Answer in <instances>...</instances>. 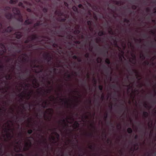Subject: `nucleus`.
<instances>
[{
  "instance_id": "ddd939ff",
  "label": "nucleus",
  "mask_w": 156,
  "mask_h": 156,
  "mask_svg": "<svg viewBox=\"0 0 156 156\" xmlns=\"http://www.w3.org/2000/svg\"><path fill=\"white\" fill-rule=\"evenodd\" d=\"M4 77L6 80H10L12 78L11 74L8 73L6 74H5Z\"/></svg>"
},
{
  "instance_id": "b1692460",
  "label": "nucleus",
  "mask_w": 156,
  "mask_h": 156,
  "mask_svg": "<svg viewBox=\"0 0 156 156\" xmlns=\"http://www.w3.org/2000/svg\"><path fill=\"white\" fill-rule=\"evenodd\" d=\"M3 66L0 63V72L3 71Z\"/></svg>"
},
{
  "instance_id": "aec40b11",
  "label": "nucleus",
  "mask_w": 156,
  "mask_h": 156,
  "mask_svg": "<svg viewBox=\"0 0 156 156\" xmlns=\"http://www.w3.org/2000/svg\"><path fill=\"white\" fill-rule=\"evenodd\" d=\"M60 100L63 103H64L65 105L67 104L68 103L67 101L64 98H60Z\"/></svg>"
},
{
  "instance_id": "bf43d9fd",
  "label": "nucleus",
  "mask_w": 156,
  "mask_h": 156,
  "mask_svg": "<svg viewBox=\"0 0 156 156\" xmlns=\"http://www.w3.org/2000/svg\"><path fill=\"white\" fill-rule=\"evenodd\" d=\"M41 104V102H40V103H39V104Z\"/></svg>"
},
{
  "instance_id": "f03ea898",
  "label": "nucleus",
  "mask_w": 156,
  "mask_h": 156,
  "mask_svg": "<svg viewBox=\"0 0 156 156\" xmlns=\"http://www.w3.org/2000/svg\"><path fill=\"white\" fill-rule=\"evenodd\" d=\"M14 129L12 119H9L3 125L2 139L5 141L9 140L14 138Z\"/></svg>"
},
{
  "instance_id": "603ef678",
  "label": "nucleus",
  "mask_w": 156,
  "mask_h": 156,
  "mask_svg": "<svg viewBox=\"0 0 156 156\" xmlns=\"http://www.w3.org/2000/svg\"><path fill=\"white\" fill-rule=\"evenodd\" d=\"M96 41L97 43H98L99 42V40H98V39H97L96 40Z\"/></svg>"
},
{
  "instance_id": "de8ad7c7",
  "label": "nucleus",
  "mask_w": 156,
  "mask_h": 156,
  "mask_svg": "<svg viewBox=\"0 0 156 156\" xmlns=\"http://www.w3.org/2000/svg\"><path fill=\"white\" fill-rule=\"evenodd\" d=\"M29 42V40H27L25 41V43H28Z\"/></svg>"
},
{
  "instance_id": "58836bf2",
  "label": "nucleus",
  "mask_w": 156,
  "mask_h": 156,
  "mask_svg": "<svg viewBox=\"0 0 156 156\" xmlns=\"http://www.w3.org/2000/svg\"><path fill=\"white\" fill-rule=\"evenodd\" d=\"M2 25L0 23V31H2Z\"/></svg>"
},
{
  "instance_id": "39448f33",
  "label": "nucleus",
  "mask_w": 156,
  "mask_h": 156,
  "mask_svg": "<svg viewBox=\"0 0 156 156\" xmlns=\"http://www.w3.org/2000/svg\"><path fill=\"white\" fill-rule=\"evenodd\" d=\"M49 129L51 131L52 135L50 136V138L52 140V143L55 144L56 143V138L55 136H53L52 135L54 134L56 138V141L58 140L59 138V135L56 132V128Z\"/></svg>"
},
{
  "instance_id": "a211bd4d",
  "label": "nucleus",
  "mask_w": 156,
  "mask_h": 156,
  "mask_svg": "<svg viewBox=\"0 0 156 156\" xmlns=\"http://www.w3.org/2000/svg\"><path fill=\"white\" fill-rule=\"evenodd\" d=\"M144 107L147 109H149L151 108L150 106L146 102H145L144 104Z\"/></svg>"
},
{
  "instance_id": "423d86ee",
  "label": "nucleus",
  "mask_w": 156,
  "mask_h": 156,
  "mask_svg": "<svg viewBox=\"0 0 156 156\" xmlns=\"http://www.w3.org/2000/svg\"><path fill=\"white\" fill-rule=\"evenodd\" d=\"M31 138L32 140H33V138L32 137H27L26 139L28 141H25L24 143V146L23 147V149L24 151H27L29 148L31 147V142L30 139Z\"/></svg>"
},
{
  "instance_id": "f8f14e48",
  "label": "nucleus",
  "mask_w": 156,
  "mask_h": 156,
  "mask_svg": "<svg viewBox=\"0 0 156 156\" xmlns=\"http://www.w3.org/2000/svg\"><path fill=\"white\" fill-rule=\"evenodd\" d=\"M12 10L13 13L15 14L18 15L19 16H20V14H19L20 12L17 8H13L12 9Z\"/></svg>"
},
{
  "instance_id": "8fccbe9b",
  "label": "nucleus",
  "mask_w": 156,
  "mask_h": 156,
  "mask_svg": "<svg viewBox=\"0 0 156 156\" xmlns=\"http://www.w3.org/2000/svg\"><path fill=\"white\" fill-rule=\"evenodd\" d=\"M64 4H65V5L66 6H68V4H67V3H66L65 2V3H64Z\"/></svg>"
},
{
  "instance_id": "052dcab7",
  "label": "nucleus",
  "mask_w": 156,
  "mask_h": 156,
  "mask_svg": "<svg viewBox=\"0 0 156 156\" xmlns=\"http://www.w3.org/2000/svg\"><path fill=\"white\" fill-rule=\"evenodd\" d=\"M80 5H79V6H80Z\"/></svg>"
},
{
  "instance_id": "f704fd0d",
  "label": "nucleus",
  "mask_w": 156,
  "mask_h": 156,
  "mask_svg": "<svg viewBox=\"0 0 156 156\" xmlns=\"http://www.w3.org/2000/svg\"><path fill=\"white\" fill-rule=\"evenodd\" d=\"M13 66H11V69L10 70H9V72L8 73H9L10 74H11L10 72H11V70H12V71H13Z\"/></svg>"
},
{
  "instance_id": "e2e57ef3",
  "label": "nucleus",
  "mask_w": 156,
  "mask_h": 156,
  "mask_svg": "<svg viewBox=\"0 0 156 156\" xmlns=\"http://www.w3.org/2000/svg\"><path fill=\"white\" fill-rule=\"evenodd\" d=\"M13 61H14V60H13L12 61V62H13Z\"/></svg>"
},
{
  "instance_id": "2eb2a0df",
  "label": "nucleus",
  "mask_w": 156,
  "mask_h": 156,
  "mask_svg": "<svg viewBox=\"0 0 156 156\" xmlns=\"http://www.w3.org/2000/svg\"><path fill=\"white\" fill-rule=\"evenodd\" d=\"M17 145L18 146V149L16 150V147L14 149L17 152H19V151H20L22 149V147H21V145H19L18 143H17Z\"/></svg>"
},
{
  "instance_id": "c756f323",
  "label": "nucleus",
  "mask_w": 156,
  "mask_h": 156,
  "mask_svg": "<svg viewBox=\"0 0 156 156\" xmlns=\"http://www.w3.org/2000/svg\"><path fill=\"white\" fill-rule=\"evenodd\" d=\"M105 62L108 64H109L110 63V62L108 58H106L105 60Z\"/></svg>"
},
{
  "instance_id": "ea45409f",
  "label": "nucleus",
  "mask_w": 156,
  "mask_h": 156,
  "mask_svg": "<svg viewBox=\"0 0 156 156\" xmlns=\"http://www.w3.org/2000/svg\"><path fill=\"white\" fill-rule=\"evenodd\" d=\"M11 59L10 58H8L6 60V61L8 62H9L11 61Z\"/></svg>"
},
{
  "instance_id": "a878e982",
  "label": "nucleus",
  "mask_w": 156,
  "mask_h": 156,
  "mask_svg": "<svg viewBox=\"0 0 156 156\" xmlns=\"http://www.w3.org/2000/svg\"><path fill=\"white\" fill-rule=\"evenodd\" d=\"M140 58H141L142 60H144L145 59V56H144V55L142 54H140Z\"/></svg>"
},
{
  "instance_id": "37998d69",
  "label": "nucleus",
  "mask_w": 156,
  "mask_h": 156,
  "mask_svg": "<svg viewBox=\"0 0 156 156\" xmlns=\"http://www.w3.org/2000/svg\"><path fill=\"white\" fill-rule=\"evenodd\" d=\"M18 20L19 21H21V22H22L23 21V20L21 17Z\"/></svg>"
},
{
  "instance_id": "1a4fd4ad",
  "label": "nucleus",
  "mask_w": 156,
  "mask_h": 156,
  "mask_svg": "<svg viewBox=\"0 0 156 156\" xmlns=\"http://www.w3.org/2000/svg\"><path fill=\"white\" fill-rule=\"evenodd\" d=\"M53 90L52 86H50L48 88L43 90V95H45L46 94L50 93Z\"/></svg>"
},
{
  "instance_id": "13d9d810",
  "label": "nucleus",
  "mask_w": 156,
  "mask_h": 156,
  "mask_svg": "<svg viewBox=\"0 0 156 156\" xmlns=\"http://www.w3.org/2000/svg\"><path fill=\"white\" fill-rule=\"evenodd\" d=\"M31 46H32V45H30V47H31Z\"/></svg>"
},
{
  "instance_id": "0e129e2a",
  "label": "nucleus",
  "mask_w": 156,
  "mask_h": 156,
  "mask_svg": "<svg viewBox=\"0 0 156 156\" xmlns=\"http://www.w3.org/2000/svg\"><path fill=\"white\" fill-rule=\"evenodd\" d=\"M147 156H149V155H147Z\"/></svg>"
},
{
  "instance_id": "49530a36",
  "label": "nucleus",
  "mask_w": 156,
  "mask_h": 156,
  "mask_svg": "<svg viewBox=\"0 0 156 156\" xmlns=\"http://www.w3.org/2000/svg\"><path fill=\"white\" fill-rule=\"evenodd\" d=\"M19 5L20 6H23V4L21 2L19 3Z\"/></svg>"
},
{
  "instance_id": "6e6d98bb",
  "label": "nucleus",
  "mask_w": 156,
  "mask_h": 156,
  "mask_svg": "<svg viewBox=\"0 0 156 156\" xmlns=\"http://www.w3.org/2000/svg\"><path fill=\"white\" fill-rule=\"evenodd\" d=\"M30 9H27V11H30Z\"/></svg>"
},
{
  "instance_id": "4d7b16f0",
  "label": "nucleus",
  "mask_w": 156,
  "mask_h": 156,
  "mask_svg": "<svg viewBox=\"0 0 156 156\" xmlns=\"http://www.w3.org/2000/svg\"><path fill=\"white\" fill-rule=\"evenodd\" d=\"M89 23H90V21H88L87 22V23H88V24L89 25Z\"/></svg>"
},
{
  "instance_id": "79ce46f5",
  "label": "nucleus",
  "mask_w": 156,
  "mask_h": 156,
  "mask_svg": "<svg viewBox=\"0 0 156 156\" xmlns=\"http://www.w3.org/2000/svg\"><path fill=\"white\" fill-rule=\"evenodd\" d=\"M99 88L100 90H102V87L101 86H99Z\"/></svg>"
},
{
  "instance_id": "bb28decb",
  "label": "nucleus",
  "mask_w": 156,
  "mask_h": 156,
  "mask_svg": "<svg viewBox=\"0 0 156 156\" xmlns=\"http://www.w3.org/2000/svg\"><path fill=\"white\" fill-rule=\"evenodd\" d=\"M127 131L129 133H131L132 132V129L130 128H128L127 129Z\"/></svg>"
},
{
  "instance_id": "2f4dec72",
  "label": "nucleus",
  "mask_w": 156,
  "mask_h": 156,
  "mask_svg": "<svg viewBox=\"0 0 156 156\" xmlns=\"http://www.w3.org/2000/svg\"><path fill=\"white\" fill-rule=\"evenodd\" d=\"M98 34L100 36H101L103 34V32L102 31H99L98 33Z\"/></svg>"
},
{
  "instance_id": "f257e3e1",
  "label": "nucleus",
  "mask_w": 156,
  "mask_h": 156,
  "mask_svg": "<svg viewBox=\"0 0 156 156\" xmlns=\"http://www.w3.org/2000/svg\"><path fill=\"white\" fill-rule=\"evenodd\" d=\"M32 86L34 88H37L39 87V84L36 79H34L33 80L32 82V85L25 82H22L17 84L16 87L18 91L20 92L21 90H23L19 94V97L21 99L26 97L27 99L28 100L30 98L32 91L31 90H29V89Z\"/></svg>"
},
{
  "instance_id": "4be33fe9",
  "label": "nucleus",
  "mask_w": 156,
  "mask_h": 156,
  "mask_svg": "<svg viewBox=\"0 0 156 156\" xmlns=\"http://www.w3.org/2000/svg\"><path fill=\"white\" fill-rule=\"evenodd\" d=\"M45 59L48 61V62H49L51 60V58L48 55H47Z\"/></svg>"
},
{
  "instance_id": "a19ab883",
  "label": "nucleus",
  "mask_w": 156,
  "mask_h": 156,
  "mask_svg": "<svg viewBox=\"0 0 156 156\" xmlns=\"http://www.w3.org/2000/svg\"><path fill=\"white\" fill-rule=\"evenodd\" d=\"M73 58L75 59H77V56L76 55H74L73 56Z\"/></svg>"
},
{
  "instance_id": "dca6fc26",
  "label": "nucleus",
  "mask_w": 156,
  "mask_h": 156,
  "mask_svg": "<svg viewBox=\"0 0 156 156\" xmlns=\"http://www.w3.org/2000/svg\"><path fill=\"white\" fill-rule=\"evenodd\" d=\"M6 17L8 19H11L12 17V15L10 13H8L6 14Z\"/></svg>"
},
{
  "instance_id": "4c0bfd02",
  "label": "nucleus",
  "mask_w": 156,
  "mask_h": 156,
  "mask_svg": "<svg viewBox=\"0 0 156 156\" xmlns=\"http://www.w3.org/2000/svg\"><path fill=\"white\" fill-rule=\"evenodd\" d=\"M22 155L21 154H16V156H22ZM11 156H13L12 154L11 155Z\"/></svg>"
},
{
  "instance_id": "c85d7f7f",
  "label": "nucleus",
  "mask_w": 156,
  "mask_h": 156,
  "mask_svg": "<svg viewBox=\"0 0 156 156\" xmlns=\"http://www.w3.org/2000/svg\"><path fill=\"white\" fill-rule=\"evenodd\" d=\"M31 41L34 40L36 37V36L35 35H32L31 36Z\"/></svg>"
},
{
  "instance_id": "3c124183",
  "label": "nucleus",
  "mask_w": 156,
  "mask_h": 156,
  "mask_svg": "<svg viewBox=\"0 0 156 156\" xmlns=\"http://www.w3.org/2000/svg\"><path fill=\"white\" fill-rule=\"evenodd\" d=\"M43 11L44 12H45L47 11V10L46 9H44L43 10Z\"/></svg>"
},
{
  "instance_id": "7c9ffc66",
  "label": "nucleus",
  "mask_w": 156,
  "mask_h": 156,
  "mask_svg": "<svg viewBox=\"0 0 156 156\" xmlns=\"http://www.w3.org/2000/svg\"><path fill=\"white\" fill-rule=\"evenodd\" d=\"M49 98L51 101H52L54 99V97L52 96H50Z\"/></svg>"
},
{
  "instance_id": "680f3d73",
  "label": "nucleus",
  "mask_w": 156,
  "mask_h": 156,
  "mask_svg": "<svg viewBox=\"0 0 156 156\" xmlns=\"http://www.w3.org/2000/svg\"><path fill=\"white\" fill-rule=\"evenodd\" d=\"M115 45L117 46V44H116Z\"/></svg>"
},
{
  "instance_id": "20e7f679",
  "label": "nucleus",
  "mask_w": 156,
  "mask_h": 156,
  "mask_svg": "<svg viewBox=\"0 0 156 156\" xmlns=\"http://www.w3.org/2000/svg\"><path fill=\"white\" fill-rule=\"evenodd\" d=\"M36 61L34 60L31 64V66L36 73H38L43 71V66L40 64H36Z\"/></svg>"
},
{
  "instance_id": "f3484780",
  "label": "nucleus",
  "mask_w": 156,
  "mask_h": 156,
  "mask_svg": "<svg viewBox=\"0 0 156 156\" xmlns=\"http://www.w3.org/2000/svg\"><path fill=\"white\" fill-rule=\"evenodd\" d=\"M32 23V22L31 20H28L25 21L24 23V24L25 25L29 24H31Z\"/></svg>"
},
{
  "instance_id": "473e14b6",
  "label": "nucleus",
  "mask_w": 156,
  "mask_h": 156,
  "mask_svg": "<svg viewBox=\"0 0 156 156\" xmlns=\"http://www.w3.org/2000/svg\"><path fill=\"white\" fill-rule=\"evenodd\" d=\"M80 31L78 30H76L74 31V33L76 34H78L80 33Z\"/></svg>"
},
{
  "instance_id": "4468645a",
  "label": "nucleus",
  "mask_w": 156,
  "mask_h": 156,
  "mask_svg": "<svg viewBox=\"0 0 156 156\" xmlns=\"http://www.w3.org/2000/svg\"><path fill=\"white\" fill-rule=\"evenodd\" d=\"M14 36H16L17 38L19 39L22 36V34L20 32H17L15 33Z\"/></svg>"
},
{
  "instance_id": "a18cd8bd",
  "label": "nucleus",
  "mask_w": 156,
  "mask_h": 156,
  "mask_svg": "<svg viewBox=\"0 0 156 156\" xmlns=\"http://www.w3.org/2000/svg\"><path fill=\"white\" fill-rule=\"evenodd\" d=\"M47 81L48 84L49 85H50L51 84V81L48 80H47Z\"/></svg>"
},
{
  "instance_id": "0eeeda50",
  "label": "nucleus",
  "mask_w": 156,
  "mask_h": 156,
  "mask_svg": "<svg viewBox=\"0 0 156 156\" xmlns=\"http://www.w3.org/2000/svg\"><path fill=\"white\" fill-rule=\"evenodd\" d=\"M61 121L62 124L64 125L65 127L67 126L66 122L72 123V122L74 121V120L72 117L68 116L66 118L62 119Z\"/></svg>"
},
{
  "instance_id": "6e6552de",
  "label": "nucleus",
  "mask_w": 156,
  "mask_h": 156,
  "mask_svg": "<svg viewBox=\"0 0 156 156\" xmlns=\"http://www.w3.org/2000/svg\"><path fill=\"white\" fill-rule=\"evenodd\" d=\"M27 55L26 54H23L21 55L18 58V60L20 62H23L27 60Z\"/></svg>"
},
{
  "instance_id": "72a5a7b5",
  "label": "nucleus",
  "mask_w": 156,
  "mask_h": 156,
  "mask_svg": "<svg viewBox=\"0 0 156 156\" xmlns=\"http://www.w3.org/2000/svg\"><path fill=\"white\" fill-rule=\"evenodd\" d=\"M73 9L75 11H76L77 10V8L75 6H73Z\"/></svg>"
},
{
  "instance_id": "9d476101",
  "label": "nucleus",
  "mask_w": 156,
  "mask_h": 156,
  "mask_svg": "<svg viewBox=\"0 0 156 156\" xmlns=\"http://www.w3.org/2000/svg\"><path fill=\"white\" fill-rule=\"evenodd\" d=\"M6 51V50L4 45L0 43V55H3Z\"/></svg>"
},
{
  "instance_id": "5fc2aeb1",
  "label": "nucleus",
  "mask_w": 156,
  "mask_h": 156,
  "mask_svg": "<svg viewBox=\"0 0 156 156\" xmlns=\"http://www.w3.org/2000/svg\"><path fill=\"white\" fill-rule=\"evenodd\" d=\"M10 9V7H6V9Z\"/></svg>"
},
{
  "instance_id": "09e8293b",
  "label": "nucleus",
  "mask_w": 156,
  "mask_h": 156,
  "mask_svg": "<svg viewBox=\"0 0 156 156\" xmlns=\"http://www.w3.org/2000/svg\"><path fill=\"white\" fill-rule=\"evenodd\" d=\"M39 24H40L39 23H36L35 24V26H38V25H39Z\"/></svg>"
},
{
  "instance_id": "e433bc0d",
  "label": "nucleus",
  "mask_w": 156,
  "mask_h": 156,
  "mask_svg": "<svg viewBox=\"0 0 156 156\" xmlns=\"http://www.w3.org/2000/svg\"><path fill=\"white\" fill-rule=\"evenodd\" d=\"M109 33L110 34H113V32L112 31V30L111 29L110 30H109Z\"/></svg>"
},
{
  "instance_id": "5701e85b",
  "label": "nucleus",
  "mask_w": 156,
  "mask_h": 156,
  "mask_svg": "<svg viewBox=\"0 0 156 156\" xmlns=\"http://www.w3.org/2000/svg\"><path fill=\"white\" fill-rule=\"evenodd\" d=\"M143 116L145 118L147 117L148 116V113L146 112H143Z\"/></svg>"
},
{
  "instance_id": "6ab92c4d",
  "label": "nucleus",
  "mask_w": 156,
  "mask_h": 156,
  "mask_svg": "<svg viewBox=\"0 0 156 156\" xmlns=\"http://www.w3.org/2000/svg\"><path fill=\"white\" fill-rule=\"evenodd\" d=\"M2 145L0 143V156H4L3 154V150L2 149Z\"/></svg>"
},
{
  "instance_id": "cd10ccee",
  "label": "nucleus",
  "mask_w": 156,
  "mask_h": 156,
  "mask_svg": "<svg viewBox=\"0 0 156 156\" xmlns=\"http://www.w3.org/2000/svg\"><path fill=\"white\" fill-rule=\"evenodd\" d=\"M17 2V1H14L13 0H10L9 1V2L11 4H15Z\"/></svg>"
},
{
  "instance_id": "9b49d317",
  "label": "nucleus",
  "mask_w": 156,
  "mask_h": 156,
  "mask_svg": "<svg viewBox=\"0 0 156 156\" xmlns=\"http://www.w3.org/2000/svg\"><path fill=\"white\" fill-rule=\"evenodd\" d=\"M48 100H43L42 99H41V106L43 108H46L47 107L48 105Z\"/></svg>"
},
{
  "instance_id": "c03bdc74",
  "label": "nucleus",
  "mask_w": 156,
  "mask_h": 156,
  "mask_svg": "<svg viewBox=\"0 0 156 156\" xmlns=\"http://www.w3.org/2000/svg\"><path fill=\"white\" fill-rule=\"evenodd\" d=\"M77 60L79 62H80L81 61V60L80 58H77Z\"/></svg>"
},
{
  "instance_id": "412c9836",
  "label": "nucleus",
  "mask_w": 156,
  "mask_h": 156,
  "mask_svg": "<svg viewBox=\"0 0 156 156\" xmlns=\"http://www.w3.org/2000/svg\"><path fill=\"white\" fill-rule=\"evenodd\" d=\"M12 30V28L11 27H8L7 28L5 31L7 32H10Z\"/></svg>"
},
{
  "instance_id": "864d4df0",
  "label": "nucleus",
  "mask_w": 156,
  "mask_h": 156,
  "mask_svg": "<svg viewBox=\"0 0 156 156\" xmlns=\"http://www.w3.org/2000/svg\"><path fill=\"white\" fill-rule=\"evenodd\" d=\"M68 76V78H69L70 77V74H68V76Z\"/></svg>"
},
{
  "instance_id": "7ed1b4c3",
  "label": "nucleus",
  "mask_w": 156,
  "mask_h": 156,
  "mask_svg": "<svg viewBox=\"0 0 156 156\" xmlns=\"http://www.w3.org/2000/svg\"><path fill=\"white\" fill-rule=\"evenodd\" d=\"M6 109L4 105L0 108V120H2L4 118L5 119H8L9 118V114L10 113L11 115V117H13L14 109L12 108H10V109L6 113Z\"/></svg>"
},
{
  "instance_id": "c9c22d12",
  "label": "nucleus",
  "mask_w": 156,
  "mask_h": 156,
  "mask_svg": "<svg viewBox=\"0 0 156 156\" xmlns=\"http://www.w3.org/2000/svg\"><path fill=\"white\" fill-rule=\"evenodd\" d=\"M27 132L29 134H31L32 133L33 131H32V130H31V129H29V130H28Z\"/></svg>"
},
{
  "instance_id": "393cba45",
  "label": "nucleus",
  "mask_w": 156,
  "mask_h": 156,
  "mask_svg": "<svg viewBox=\"0 0 156 156\" xmlns=\"http://www.w3.org/2000/svg\"><path fill=\"white\" fill-rule=\"evenodd\" d=\"M74 125L75 127L77 128L79 126V124L77 122L75 121L74 124Z\"/></svg>"
}]
</instances>
